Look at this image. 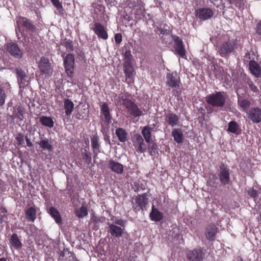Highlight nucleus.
<instances>
[{
  "instance_id": "nucleus-1",
  "label": "nucleus",
  "mask_w": 261,
  "mask_h": 261,
  "mask_svg": "<svg viewBox=\"0 0 261 261\" xmlns=\"http://www.w3.org/2000/svg\"><path fill=\"white\" fill-rule=\"evenodd\" d=\"M238 47L236 40L230 39L228 36H224L221 41L217 45V49L221 57H225L232 53Z\"/></svg>"
},
{
  "instance_id": "nucleus-2",
  "label": "nucleus",
  "mask_w": 261,
  "mask_h": 261,
  "mask_svg": "<svg viewBox=\"0 0 261 261\" xmlns=\"http://www.w3.org/2000/svg\"><path fill=\"white\" fill-rule=\"evenodd\" d=\"M208 104L217 108L223 107L226 102V95L223 92H216L206 97Z\"/></svg>"
},
{
  "instance_id": "nucleus-3",
  "label": "nucleus",
  "mask_w": 261,
  "mask_h": 261,
  "mask_svg": "<svg viewBox=\"0 0 261 261\" xmlns=\"http://www.w3.org/2000/svg\"><path fill=\"white\" fill-rule=\"evenodd\" d=\"M121 99L122 104L128 113L134 117H139L142 115V111L133 101L127 98L126 96H122Z\"/></svg>"
},
{
  "instance_id": "nucleus-4",
  "label": "nucleus",
  "mask_w": 261,
  "mask_h": 261,
  "mask_svg": "<svg viewBox=\"0 0 261 261\" xmlns=\"http://www.w3.org/2000/svg\"><path fill=\"white\" fill-rule=\"evenodd\" d=\"M166 84L167 86L172 88L173 90L180 89L181 85L180 77L176 72L167 74Z\"/></svg>"
},
{
  "instance_id": "nucleus-5",
  "label": "nucleus",
  "mask_w": 261,
  "mask_h": 261,
  "mask_svg": "<svg viewBox=\"0 0 261 261\" xmlns=\"http://www.w3.org/2000/svg\"><path fill=\"white\" fill-rule=\"evenodd\" d=\"M133 208L136 212L140 210L144 211L148 203V198L146 195L143 194L138 195L132 200Z\"/></svg>"
},
{
  "instance_id": "nucleus-6",
  "label": "nucleus",
  "mask_w": 261,
  "mask_h": 261,
  "mask_svg": "<svg viewBox=\"0 0 261 261\" xmlns=\"http://www.w3.org/2000/svg\"><path fill=\"white\" fill-rule=\"evenodd\" d=\"M64 67L68 76L72 77L74 69V57L73 55L68 54L64 60Z\"/></svg>"
},
{
  "instance_id": "nucleus-7",
  "label": "nucleus",
  "mask_w": 261,
  "mask_h": 261,
  "mask_svg": "<svg viewBox=\"0 0 261 261\" xmlns=\"http://www.w3.org/2000/svg\"><path fill=\"white\" fill-rule=\"evenodd\" d=\"M196 17L200 20L204 21L211 18L214 15V11L209 8L197 9L195 11Z\"/></svg>"
},
{
  "instance_id": "nucleus-8",
  "label": "nucleus",
  "mask_w": 261,
  "mask_h": 261,
  "mask_svg": "<svg viewBox=\"0 0 261 261\" xmlns=\"http://www.w3.org/2000/svg\"><path fill=\"white\" fill-rule=\"evenodd\" d=\"M38 67L42 73L47 76L51 75L53 69L48 59L41 57L38 63Z\"/></svg>"
},
{
  "instance_id": "nucleus-9",
  "label": "nucleus",
  "mask_w": 261,
  "mask_h": 261,
  "mask_svg": "<svg viewBox=\"0 0 261 261\" xmlns=\"http://www.w3.org/2000/svg\"><path fill=\"white\" fill-rule=\"evenodd\" d=\"M219 180L223 185H228L230 182V170L224 164L220 166Z\"/></svg>"
},
{
  "instance_id": "nucleus-10",
  "label": "nucleus",
  "mask_w": 261,
  "mask_h": 261,
  "mask_svg": "<svg viewBox=\"0 0 261 261\" xmlns=\"http://www.w3.org/2000/svg\"><path fill=\"white\" fill-rule=\"evenodd\" d=\"M133 142L138 153H142L146 151V147L144 142V140L140 135H134Z\"/></svg>"
},
{
  "instance_id": "nucleus-11",
  "label": "nucleus",
  "mask_w": 261,
  "mask_h": 261,
  "mask_svg": "<svg viewBox=\"0 0 261 261\" xmlns=\"http://www.w3.org/2000/svg\"><path fill=\"white\" fill-rule=\"evenodd\" d=\"M16 23L18 28L24 27L26 30L32 32L35 30V27L31 21L25 17L20 16L17 17Z\"/></svg>"
},
{
  "instance_id": "nucleus-12",
  "label": "nucleus",
  "mask_w": 261,
  "mask_h": 261,
  "mask_svg": "<svg viewBox=\"0 0 261 261\" xmlns=\"http://www.w3.org/2000/svg\"><path fill=\"white\" fill-rule=\"evenodd\" d=\"M247 114L248 118L253 123H258L261 122V109L259 108H251Z\"/></svg>"
},
{
  "instance_id": "nucleus-13",
  "label": "nucleus",
  "mask_w": 261,
  "mask_h": 261,
  "mask_svg": "<svg viewBox=\"0 0 261 261\" xmlns=\"http://www.w3.org/2000/svg\"><path fill=\"white\" fill-rule=\"evenodd\" d=\"M96 35L102 39L106 40L108 38L107 32L105 27L99 22H95L91 29Z\"/></svg>"
},
{
  "instance_id": "nucleus-14",
  "label": "nucleus",
  "mask_w": 261,
  "mask_h": 261,
  "mask_svg": "<svg viewBox=\"0 0 261 261\" xmlns=\"http://www.w3.org/2000/svg\"><path fill=\"white\" fill-rule=\"evenodd\" d=\"M124 71L126 76L125 81L127 84H130L133 82V76L134 73V68L131 65L130 60L128 59L124 64Z\"/></svg>"
},
{
  "instance_id": "nucleus-15",
  "label": "nucleus",
  "mask_w": 261,
  "mask_h": 261,
  "mask_svg": "<svg viewBox=\"0 0 261 261\" xmlns=\"http://www.w3.org/2000/svg\"><path fill=\"white\" fill-rule=\"evenodd\" d=\"M6 50L16 58L20 59L22 56V51L19 49L18 45L15 43L11 42L7 44Z\"/></svg>"
},
{
  "instance_id": "nucleus-16",
  "label": "nucleus",
  "mask_w": 261,
  "mask_h": 261,
  "mask_svg": "<svg viewBox=\"0 0 261 261\" xmlns=\"http://www.w3.org/2000/svg\"><path fill=\"white\" fill-rule=\"evenodd\" d=\"M25 113V109L21 105H16L12 108V114L10 117L13 119L17 118L20 121H22L24 118V114Z\"/></svg>"
},
{
  "instance_id": "nucleus-17",
  "label": "nucleus",
  "mask_w": 261,
  "mask_h": 261,
  "mask_svg": "<svg viewBox=\"0 0 261 261\" xmlns=\"http://www.w3.org/2000/svg\"><path fill=\"white\" fill-rule=\"evenodd\" d=\"M174 47L177 54L180 57L185 58L186 57V50L181 39L176 36L174 39Z\"/></svg>"
},
{
  "instance_id": "nucleus-18",
  "label": "nucleus",
  "mask_w": 261,
  "mask_h": 261,
  "mask_svg": "<svg viewBox=\"0 0 261 261\" xmlns=\"http://www.w3.org/2000/svg\"><path fill=\"white\" fill-rule=\"evenodd\" d=\"M100 111L101 114L104 117V122L108 126L111 122L112 116L110 114V110L107 103L103 102L101 105Z\"/></svg>"
},
{
  "instance_id": "nucleus-19",
  "label": "nucleus",
  "mask_w": 261,
  "mask_h": 261,
  "mask_svg": "<svg viewBox=\"0 0 261 261\" xmlns=\"http://www.w3.org/2000/svg\"><path fill=\"white\" fill-rule=\"evenodd\" d=\"M204 254L200 249L189 251L187 254V258L190 261H201L203 258Z\"/></svg>"
},
{
  "instance_id": "nucleus-20",
  "label": "nucleus",
  "mask_w": 261,
  "mask_h": 261,
  "mask_svg": "<svg viewBox=\"0 0 261 261\" xmlns=\"http://www.w3.org/2000/svg\"><path fill=\"white\" fill-rule=\"evenodd\" d=\"M218 231L219 228L214 224L208 225L205 232L206 238L209 241H214Z\"/></svg>"
},
{
  "instance_id": "nucleus-21",
  "label": "nucleus",
  "mask_w": 261,
  "mask_h": 261,
  "mask_svg": "<svg viewBox=\"0 0 261 261\" xmlns=\"http://www.w3.org/2000/svg\"><path fill=\"white\" fill-rule=\"evenodd\" d=\"M108 167L114 172L120 174L123 172V166L118 162L110 160L108 162Z\"/></svg>"
},
{
  "instance_id": "nucleus-22",
  "label": "nucleus",
  "mask_w": 261,
  "mask_h": 261,
  "mask_svg": "<svg viewBox=\"0 0 261 261\" xmlns=\"http://www.w3.org/2000/svg\"><path fill=\"white\" fill-rule=\"evenodd\" d=\"M108 232L114 237L120 238L122 236L124 229L114 224H108Z\"/></svg>"
},
{
  "instance_id": "nucleus-23",
  "label": "nucleus",
  "mask_w": 261,
  "mask_h": 261,
  "mask_svg": "<svg viewBox=\"0 0 261 261\" xmlns=\"http://www.w3.org/2000/svg\"><path fill=\"white\" fill-rule=\"evenodd\" d=\"M9 243L11 247L16 250H19L22 247V243L16 233H13L9 239Z\"/></svg>"
},
{
  "instance_id": "nucleus-24",
  "label": "nucleus",
  "mask_w": 261,
  "mask_h": 261,
  "mask_svg": "<svg viewBox=\"0 0 261 261\" xmlns=\"http://www.w3.org/2000/svg\"><path fill=\"white\" fill-rule=\"evenodd\" d=\"M166 122L170 126L174 127L178 125L179 123V117L173 113H168L165 116Z\"/></svg>"
},
{
  "instance_id": "nucleus-25",
  "label": "nucleus",
  "mask_w": 261,
  "mask_h": 261,
  "mask_svg": "<svg viewBox=\"0 0 261 261\" xmlns=\"http://www.w3.org/2000/svg\"><path fill=\"white\" fill-rule=\"evenodd\" d=\"M149 217L152 221L158 222L163 219V214L155 208L154 205H152L151 212L149 214Z\"/></svg>"
},
{
  "instance_id": "nucleus-26",
  "label": "nucleus",
  "mask_w": 261,
  "mask_h": 261,
  "mask_svg": "<svg viewBox=\"0 0 261 261\" xmlns=\"http://www.w3.org/2000/svg\"><path fill=\"white\" fill-rule=\"evenodd\" d=\"M249 69L251 72L256 77L260 75V68L259 64L255 61L251 60L249 62Z\"/></svg>"
},
{
  "instance_id": "nucleus-27",
  "label": "nucleus",
  "mask_w": 261,
  "mask_h": 261,
  "mask_svg": "<svg viewBox=\"0 0 261 261\" xmlns=\"http://www.w3.org/2000/svg\"><path fill=\"white\" fill-rule=\"evenodd\" d=\"M238 104L241 110L247 113L248 112L249 108L251 105V102L249 100L246 99H243L240 97H238Z\"/></svg>"
},
{
  "instance_id": "nucleus-28",
  "label": "nucleus",
  "mask_w": 261,
  "mask_h": 261,
  "mask_svg": "<svg viewBox=\"0 0 261 261\" xmlns=\"http://www.w3.org/2000/svg\"><path fill=\"white\" fill-rule=\"evenodd\" d=\"M73 108L74 104L73 102L69 99H65L64 101V109L66 115H70L73 111Z\"/></svg>"
},
{
  "instance_id": "nucleus-29",
  "label": "nucleus",
  "mask_w": 261,
  "mask_h": 261,
  "mask_svg": "<svg viewBox=\"0 0 261 261\" xmlns=\"http://www.w3.org/2000/svg\"><path fill=\"white\" fill-rule=\"evenodd\" d=\"M26 219L34 222L36 218V210L34 207H30L28 208L25 211Z\"/></svg>"
},
{
  "instance_id": "nucleus-30",
  "label": "nucleus",
  "mask_w": 261,
  "mask_h": 261,
  "mask_svg": "<svg viewBox=\"0 0 261 261\" xmlns=\"http://www.w3.org/2000/svg\"><path fill=\"white\" fill-rule=\"evenodd\" d=\"M227 130L237 135L241 133V129L239 124L233 121L229 122Z\"/></svg>"
},
{
  "instance_id": "nucleus-31",
  "label": "nucleus",
  "mask_w": 261,
  "mask_h": 261,
  "mask_svg": "<svg viewBox=\"0 0 261 261\" xmlns=\"http://www.w3.org/2000/svg\"><path fill=\"white\" fill-rule=\"evenodd\" d=\"M40 122L43 126L51 128L54 126V122L53 119L50 117L41 116L39 119Z\"/></svg>"
},
{
  "instance_id": "nucleus-32",
  "label": "nucleus",
  "mask_w": 261,
  "mask_h": 261,
  "mask_svg": "<svg viewBox=\"0 0 261 261\" xmlns=\"http://www.w3.org/2000/svg\"><path fill=\"white\" fill-rule=\"evenodd\" d=\"M172 135L174 141L177 143L182 142L183 134L180 129L174 128L172 132Z\"/></svg>"
},
{
  "instance_id": "nucleus-33",
  "label": "nucleus",
  "mask_w": 261,
  "mask_h": 261,
  "mask_svg": "<svg viewBox=\"0 0 261 261\" xmlns=\"http://www.w3.org/2000/svg\"><path fill=\"white\" fill-rule=\"evenodd\" d=\"M115 133L120 142H125L127 140V133L124 129L118 128L116 129Z\"/></svg>"
},
{
  "instance_id": "nucleus-34",
  "label": "nucleus",
  "mask_w": 261,
  "mask_h": 261,
  "mask_svg": "<svg viewBox=\"0 0 261 261\" xmlns=\"http://www.w3.org/2000/svg\"><path fill=\"white\" fill-rule=\"evenodd\" d=\"M142 134L144 137L145 141L147 143H149L151 141V128L148 126H144L141 131Z\"/></svg>"
},
{
  "instance_id": "nucleus-35",
  "label": "nucleus",
  "mask_w": 261,
  "mask_h": 261,
  "mask_svg": "<svg viewBox=\"0 0 261 261\" xmlns=\"http://www.w3.org/2000/svg\"><path fill=\"white\" fill-rule=\"evenodd\" d=\"M49 213L55 219L56 223H60L61 222L60 214L56 208L53 206L50 207L49 210Z\"/></svg>"
},
{
  "instance_id": "nucleus-36",
  "label": "nucleus",
  "mask_w": 261,
  "mask_h": 261,
  "mask_svg": "<svg viewBox=\"0 0 261 261\" xmlns=\"http://www.w3.org/2000/svg\"><path fill=\"white\" fill-rule=\"evenodd\" d=\"M248 195L253 198L254 202L257 203V197H260L261 189L256 190L254 188H251L248 191Z\"/></svg>"
},
{
  "instance_id": "nucleus-37",
  "label": "nucleus",
  "mask_w": 261,
  "mask_h": 261,
  "mask_svg": "<svg viewBox=\"0 0 261 261\" xmlns=\"http://www.w3.org/2000/svg\"><path fill=\"white\" fill-rule=\"evenodd\" d=\"M38 144L44 150H47L48 151H51L53 150L52 145L47 139L41 140Z\"/></svg>"
},
{
  "instance_id": "nucleus-38",
  "label": "nucleus",
  "mask_w": 261,
  "mask_h": 261,
  "mask_svg": "<svg viewBox=\"0 0 261 261\" xmlns=\"http://www.w3.org/2000/svg\"><path fill=\"white\" fill-rule=\"evenodd\" d=\"M75 215L79 218H82L88 215V210L86 206H82L75 210Z\"/></svg>"
},
{
  "instance_id": "nucleus-39",
  "label": "nucleus",
  "mask_w": 261,
  "mask_h": 261,
  "mask_svg": "<svg viewBox=\"0 0 261 261\" xmlns=\"http://www.w3.org/2000/svg\"><path fill=\"white\" fill-rule=\"evenodd\" d=\"M29 80L30 79L28 76H26V77L18 79V82L20 90H22V89L28 86L30 82Z\"/></svg>"
},
{
  "instance_id": "nucleus-40",
  "label": "nucleus",
  "mask_w": 261,
  "mask_h": 261,
  "mask_svg": "<svg viewBox=\"0 0 261 261\" xmlns=\"http://www.w3.org/2000/svg\"><path fill=\"white\" fill-rule=\"evenodd\" d=\"M148 150L149 154L153 156L155 155L156 153L157 145L155 143L151 142L148 143Z\"/></svg>"
},
{
  "instance_id": "nucleus-41",
  "label": "nucleus",
  "mask_w": 261,
  "mask_h": 261,
  "mask_svg": "<svg viewBox=\"0 0 261 261\" xmlns=\"http://www.w3.org/2000/svg\"><path fill=\"white\" fill-rule=\"evenodd\" d=\"M98 140L99 138L97 136H94L91 139V145L93 149H98L99 148Z\"/></svg>"
},
{
  "instance_id": "nucleus-42",
  "label": "nucleus",
  "mask_w": 261,
  "mask_h": 261,
  "mask_svg": "<svg viewBox=\"0 0 261 261\" xmlns=\"http://www.w3.org/2000/svg\"><path fill=\"white\" fill-rule=\"evenodd\" d=\"M6 97V95L4 90L0 87V106H2L4 105Z\"/></svg>"
},
{
  "instance_id": "nucleus-43",
  "label": "nucleus",
  "mask_w": 261,
  "mask_h": 261,
  "mask_svg": "<svg viewBox=\"0 0 261 261\" xmlns=\"http://www.w3.org/2000/svg\"><path fill=\"white\" fill-rule=\"evenodd\" d=\"M64 45L68 51L73 50V46L71 41L65 40L64 42Z\"/></svg>"
},
{
  "instance_id": "nucleus-44",
  "label": "nucleus",
  "mask_w": 261,
  "mask_h": 261,
  "mask_svg": "<svg viewBox=\"0 0 261 261\" xmlns=\"http://www.w3.org/2000/svg\"><path fill=\"white\" fill-rule=\"evenodd\" d=\"M230 4L234 5L235 6L238 8H241L243 6V0H227Z\"/></svg>"
},
{
  "instance_id": "nucleus-45",
  "label": "nucleus",
  "mask_w": 261,
  "mask_h": 261,
  "mask_svg": "<svg viewBox=\"0 0 261 261\" xmlns=\"http://www.w3.org/2000/svg\"><path fill=\"white\" fill-rule=\"evenodd\" d=\"M247 84L249 88L254 93H257L258 89L257 87L253 84V83L250 80L247 81Z\"/></svg>"
},
{
  "instance_id": "nucleus-46",
  "label": "nucleus",
  "mask_w": 261,
  "mask_h": 261,
  "mask_svg": "<svg viewBox=\"0 0 261 261\" xmlns=\"http://www.w3.org/2000/svg\"><path fill=\"white\" fill-rule=\"evenodd\" d=\"M53 5L57 8V9L60 11L63 9L62 4L60 2L59 0H50Z\"/></svg>"
},
{
  "instance_id": "nucleus-47",
  "label": "nucleus",
  "mask_w": 261,
  "mask_h": 261,
  "mask_svg": "<svg viewBox=\"0 0 261 261\" xmlns=\"http://www.w3.org/2000/svg\"><path fill=\"white\" fill-rule=\"evenodd\" d=\"M16 74L17 75L18 79L23 77H26V76H28L26 74L25 72L21 69H16Z\"/></svg>"
},
{
  "instance_id": "nucleus-48",
  "label": "nucleus",
  "mask_w": 261,
  "mask_h": 261,
  "mask_svg": "<svg viewBox=\"0 0 261 261\" xmlns=\"http://www.w3.org/2000/svg\"><path fill=\"white\" fill-rule=\"evenodd\" d=\"M91 220L95 224H97L101 222L100 218L99 217L96 216L94 214L92 215Z\"/></svg>"
},
{
  "instance_id": "nucleus-49",
  "label": "nucleus",
  "mask_w": 261,
  "mask_h": 261,
  "mask_svg": "<svg viewBox=\"0 0 261 261\" xmlns=\"http://www.w3.org/2000/svg\"><path fill=\"white\" fill-rule=\"evenodd\" d=\"M16 140L19 145H21L24 143L23 136L22 135L19 134L16 137Z\"/></svg>"
},
{
  "instance_id": "nucleus-50",
  "label": "nucleus",
  "mask_w": 261,
  "mask_h": 261,
  "mask_svg": "<svg viewBox=\"0 0 261 261\" xmlns=\"http://www.w3.org/2000/svg\"><path fill=\"white\" fill-rule=\"evenodd\" d=\"M115 41L117 44H119L122 41V35L120 33L115 34Z\"/></svg>"
},
{
  "instance_id": "nucleus-51",
  "label": "nucleus",
  "mask_w": 261,
  "mask_h": 261,
  "mask_svg": "<svg viewBox=\"0 0 261 261\" xmlns=\"http://www.w3.org/2000/svg\"><path fill=\"white\" fill-rule=\"evenodd\" d=\"M114 223L116 224H117L118 225H120L121 226H124L125 222L124 221H123L121 219H116L114 221Z\"/></svg>"
},
{
  "instance_id": "nucleus-52",
  "label": "nucleus",
  "mask_w": 261,
  "mask_h": 261,
  "mask_svg": "<svg viewBox=\"0 0 261 261\" xmlns=\"http://www.w3.org/2000/svg\"><path fill=\"white\" fill-rule=\"evenodd\" d=\"M256 33L257 34L261 36V21H259L257 24Z\"/></svg>"
},
{
  "instance_id": "nucleus-53",
  "label": "nucleus",
  "mask_w": 261,
  "mask_h": 261,
  "mask_svg": "<svg viewBox=\"0 0 261 261\" xmlns=\"http://www.w3.org/2000/svg\"><path fill=\"white\" fill-rule=\"evenodd\" d=\"M0 213L3 215V216H6L7 215L6 208L4 207H1L0 208Z\"/></svg>"
},
{
  "instance_id": "nucleus-54",
  "label": "nucleus",
  "mask_w": 261,
  "mask_h": 261,
  "mask_svg": "<svg viewBox=\"0 0 261 261\" xmlns=\"http://www.w3.org/2000/svg\"><path fill=\"white\" fill-rule=\"evenodd\" d=\"M25 141H26L27 145L28 146H29V147L32 146V143L30 139L29 138H28V137H25Z\"/></svg>"
},
{
  "instance_id": "nucleus-55",
  "label": "nucleus",
  "mask_w": 261,
  "mask_h": 261,
  "mask_svg": "<svg viewBox=\"0 0 261 261\" xmlns=\"http://www.w3.org/2000/svg\"><path fill=\"white\" fill-rule=\"evenodd\" d=\"M211 176L212 177V179H213L214 180H215L217 179V177L214 174H211V175H210V178H211Z\"/></svg>"
},
{
  "instance_id": "nucleus-56",
  "label": "nucleus",
  "mask_w": 261,
  "mask_h": 261,
  "mask_svg": "<svg viewBox=\"0 0 261 261\" xmlns=\"http://www.w3.org/2000/svg\"><path fill=\"white\" fill-rule=\"evenodd\" d=\"M257 199H258V200H257V203H258L259 205L261 204V195L260 197H257Z\"/></svg>"
},
{
  "instance_id": "nucleus-57",
  "label": "nucleus",
  "mask_w": 261,
  "mask_h": 261,
  "mask_svg": "<svg viewBox=\"0 0 261 261\" xmlns=\"http://www.w3.org/2000/svg\"><path fill=\"white\" fill-rule=\"evenodd\" d=\"M105 140L107 141L108 142L109 144H110V139H109V138L108 137H107L106 136H105Z\"/></svg>"
},
{
  "instance_id": "nucleus-58",
  "label": "nucleus",
  "mask_w": 261,
  "mask_h": 261,
  "mask_svg": "<svg viewBox=\"0 0 261 261\" xmlns=\"http://www.w3.org/2000/svg\"><path fill=\"white\" fill-rule=\"evenodd\" d=\"M106 129H108V127H107L106 128H105L103 126V124H102V131L103 132H105L106 131Z\"/></svg>"
},
{
  "instance_id": "nucleus-59",
  "label": "nucleus",
  "mask_w": 261,
  "mask_h": 261,
  "mask_svg": "<svg viewBox=\"0 0 261 261\" xmlns=\"http://www.w3.org/2000/svg\"><path fill=\"white\" fill-rule=\"evenodd\" d=\"M0 261H7V259L5 257H0Z\"/></svg>"
},
{
  "instance_id": "nucleus-60",
  "label": "nucleus",
  "mask_w": 261,
  "mask_h": 261,
  "mask_svg": "<svg viewBox=\"0 0 261 261\" xmlns=\"http://www.w3.org/2000/svg\"><path fill=\"white\" fill-rule=\"evenodd\" d=\"M84 117V116H82L81 115H79V116L77 117V118L79 119H81Z\"/></svg>"
},
{
  "instance_id": "nucleus-61",
  "label": "nucleus",
  "mask_w": 261,
  "mask_h": 261,
  "mask_svg": "<svg viewBox=\"0 0 261 261\" xmlns=\"http://www.w3.org/2000/svg\"><path fill=\"white\" fill-rule=\"evenodd\" d=\"M85 157L88 158H89V156H88V154H85Z\"/></svg>"
},
{
  "instance_id": "nucleus-62",
  "label": "nucleus",
  "mask_w": 261,
  "mask_h": 261,
  "mask_svg": "<svg viewBox=\"0 0 261 261\" xmlns=\"http://www.w3.org/2000/svg\"><path fill=\"white\" fill-rule=\"evenodd\" d=\"M46 261H51V260H46Z\"/></svg>"
}]
</instances>
